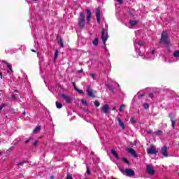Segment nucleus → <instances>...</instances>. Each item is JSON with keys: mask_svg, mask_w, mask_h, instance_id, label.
<instances>
[{"mask_svg": "<svg viewBox=\"0 0 179 179\" xmlns=\"http://www.w3.org/2000/svg\"><path fill=\"white\" fill-rule=\"evenodd\" d=\"M163 43L165 45H170V38L169 37V34L167 32L163 31L161 34V38L159 40V44Z\"/></svg>", "mask_w": 179, "mask_h": 179, "instance_id": "obj_1", "label": "nucleus"}, {"mask_svg": "<svg viewBox=\"0 0 179 179\" xmlns=\"http://www.w3.org/2000/svg\"><path fill=\"white\" fill-rule=\"evenodd\" d=\"M86 24V17L84 13H80V17L78 18V26L80 29H85Z\"/></svg>", "mask_w": 179, "mask_h": 179, "instance_id": "obj_2", "label": "nucleus"}, {"mask_svg": "<svg viewBox=\"0 0 179 179\" xmlns=\"http://www.w3.org/2000/svg\"><path fill=\"white\" fill-rule=\"evenodd\" d=\"M101 37H102L103 43L104 44L105 50H106L107 47L106 46V42L108 39V35L107 34V33L106 34L105 29H102Z\"/></svg>", "mask_w": 179, "mask_h": 179, "instance_id": "obj_3", "label": "nucleus"}, {"mask_svg": "<svg viewBox=\"0 0 179 179\" xmlns=\"http://www.w3.org/2000/svg\"><path fill=\"white\" fill-rule=\"evenodd\" d=\"M87 93L90 97L94 99V97H96V93H97V91L93 90L90 86H88L87 87Z\"/></svg>", "mask_w": 179, "mask_h": 179, "instance_id": "obj_4", "label": "nucleus"}, {"mask_svg": "<svg viewBox=\"0 0 179 179\" xmlns=\"http://www.w3.org/2000/svg\"><path fill=\"white\" fill-rule=\"evenodd\" d=\"M158 152L159 151L156 150V146L153 144H151L150 148L147 150V153H148V155H156Z\"/></svg>", "mask_w": 179, "mask_h": 179, "instance_id": "obj_5", "label": "nucleus"}, {"mask_svg": "<svg viewBox=\"0 0 179 179\" xmlns=\"http://www.w3.org/2000/svg\"><path fill=\"white\" fill-rule=\"evenodd\" d=\"M146 170L150 176H154L155 173H156L155 168L150 164L146 165Z\"/></svg>", "mask_w": 179, "mask_h": 179, "instance_id": "obj_6", "label": "nucleus"}, {"mask_svg": "<svg viewBox=\"0 0 179 179\" xmlns=\"http://www.w3.org/2000/svg\"><path fill=\"white\" fill-rule=\"evenodd\" d=\"M124 176L127 177H134L135 176V171L131 169H126L124 170Z\"/></svg>", "mask_w": 179, "mask_h": 179, "instance_id": "obj_7", "label": "nucleus"}, {"mask_svg": "<svg viewBox=\"0 0 179 179\" xmlns=\"http://www.w3.org/2000/svg\"><path fill=\"white\" fill-rule=\"evenodd\" d=\"M85 10L87 13V24H89L92 19V11H90V9H89V8H87Z\"/></svg>", "mask_w": 179, "mask_h": 179, "instance_id": "obj_8", "label": "nucleus"}, {"mask_svg": "<svg viewBox=\"0 0 179 179\" xmlns=\"http://www.w3.org/2000/svg\"><path fill=\"white\" fill-rule=\"evenodd\" d=\"M169 117L171 118L173 129H176V122H177V120H176V117H173V113H169Z\"/></svg>", "mask_w": 179, "mask_h": 179, "instance_id": "obj_9", "label": "nucleus"}, {"mask_svg": "<svg viewBox=\"0 0 179 179\" xmlns=\"http://www.w3.org/2000/svg\"><path fill=\"white\" fill-rule=\"evenodd\" d=\"M61 97H62V99H64V100H65L66 103H69L72 102V98L71 96H69V95L62 94Z\"/></svg>", "mask_w": 179, "mask_h": 179, "instance_id": "obj_10", "label": "nucleus"}, {"mask_svg": "<svg viewBox=\"0 0 179 179\" xmlns=\"http://www.w3.org/2000/svg\"><path fill=\"white\" fill-rule=\"evenodd\" d=\"M126 150H127V152H129L131 156H134V157H138V154H136V151H135L134 148H127Z\"/></svg>", "mask_w": 179, "mask_h": 179, "instance_id": "obj_11", "label": "nucleus"}, {"mask_svg": "<svg viewBox=\"0 0 179 179\" xmlns=\"http://www.w3.org/2000/svg\"><path fill=\"white\" fill-rule=\"evenodd\" d=\"M95 15H96V17L97 23L100 24V22H101V20H100V16H101L100 8H96V10H95Z\"/></svg>", "mask_w": 179, "mask_h": 179, "instance_id": "obj_12", "label": "nucleus"}, {"mask_svg": "<svg viewBox=\"0 0 179 179\" xmlns=\"http://www.w3.org/2000/svg\"><path fill=\"white\" fill-rule=\"evenodd\" d=\"M162 155H163V156L164 157H169V152H167V147L166 146H164L162 148Z\"/></svg>", "mask_w": 179, "mask_h": 179, "instance_id": "obj_13", "label": "nucleus"}, {"mask_svg": "<svg viewBox=\"0 0 179 179\" xmlns=\"http://www.w3.org/2000/svg\"><path fill=\"white\" fill-rule=\"evenodd\" d=\"M109 110H110V106H108V104L106 103L102 106V112L104 114H107Z\"/></svg>", "mask_w": 179, "mask_h": 179, "instance_id": "obj_14", "label": "nucleus"}, {"mask_svg": "<svg viewBox=\"0 0 179 179\" xmlns=\"http://www.w3.org/2000/svg\"><path fill=\"white\" fill-rule=\"evenodd\" d=\"M3 64L6 65L7 68H8L9 70L7 71L8 73H9V71L10 72H13V70H12V66L9 63H8V62L3 61Z\"/></svg>", "mask_w": 179, "mask_h": 179, "instance_id": "obj_15", "label": "nucleus"}, {"mask_svg": "<svg viewBox=\"0 0 179 179\" xmlns=\"http://www.w3.org/2000/svg\"><path fill=\"white\" fill-rule=\"evenodd\" d=\"M117 122L119 123L120 127L122 128V129H125V124H124V122H122V120H121V118L120 117H117Z\"/></svg>", "mask_w": 179, "mask_h": 179, "instance_id": "obj_16", "label": "nucleus"}, {"mask_svg": "<svg viewBox=\"0 0 179 179\" xmlns=\"http://www.w3.org/2000/svg\"><path fill=\"white\" fill-rule=\"evenodd\" d=\"M111 153H112L113 156H114L115 157V159H117V160H120V155H118V153L117 152V151L115 150L112 149Z\"/></svg>", "mask_w": 179, "mask_h": 179, "instance_id": "obj_17", "label": "nucleus"}, {"mask_svg": "<svg viewBox=\"0 0 179 179\" xmlns=\"http://www.w3.org/2000/svg\"><path fill=\"white\" fill-rule=\"evenodd\" d=\"M40 131H41V126H37L36 128H35L32 132L33 134H38Z\"/></svg>", "mask_w": 179, "mask_h": 179, "instance_id": "obj_18", "label": "nucleus"}, {"mask_svg": "<svg viewBox=\"0 0 179 179\" xmlns=\"http://www.w3.org/2000/svg\"><path fill=\"white\" fill-rule=\"evenodd\" d=\"M92 44L95 47H97V45H99V38H95L94 40L92 41Z\"/></svg>", "mask_w": 179, "mask_h": 179, "instance_id": "obj_19", "label": "nucleus"}, {"mask_svg": "<svg viewBox=\"0 0 179 179\" xmlns=\"http://www.w3.org/2000/svg\"><path fill=\"white\" fill-rule=\"evenodd\" d=\"M129 23L131 26H136L138 24V21L137 20H130Z\"/></svg>", "mask_w": 179, "mask_h": 179, "instance_id": "obj_20", "label": "nucleus"}, {"mask_svg": "<svg viewBox=\"0 0 179 179\" xmlns=\"http://www.w3.org/2000/svg\"><path fill=\"white\" fill-rule=\"evenodd\" d=\"M58 54H59V52L58 51V49H57L55 52L54 62L57 61V59L58 58Z\"/></svg>", "mask_w": 179, "mask_h": 179, "instance_id": "obj_21", "label": "nucleus"}, {"mask_svg": "<svg viewBox=\"0 0 179 179\" xmlns=\"http://www.w3.org/2000/svg\"><path fill=\"white\" fill-rule=\"evenodd\" d=\"M162 134H163V131L162 130H157L153 132V134L156 135L157 136H159V135H162Z\"/></svg>", "mask_w": 179, "mask_h": 179, "instance_id": "obj_22", "label": "nucleus"}, {"mask_svg": "<svg viewBox=\"0 0 179 179\" xmlns=\"http://www.w3.org/2000/svg\"><path fill=\"white\" fill-rule=\"evenodd\" d=\"M56 107L57 108H62V103L60 102L56 101Z\"/></svg>", "mask_w": 179, "mask_h": 179, "instance_id": "obj_23", "label": "nucleus"}, {"mask_svg": "<svg viewBox=\"0 0 179 179\" xmlns=\"http://www.w3.org/2000/svg\"><path fill=\"white\" fill-rule=\"evenodd\" d=\"M173 57L175 58H179V50L175 51L173 53Z\"/></svg>", "mask_w": 179, "mask_h": 179, "instance_id": "obj_24", "label": "nucleus"}, {"mask_svg": "<svg viewBox=\"0 0 179 179\" xmlns=\"http://www.w3.org/2000/svg\"><path fill=\"white\" fill-rule=\"evenodd\" d=\"M122 162H124V163H126V164H128V165L130 164V162H129V161H128V159H127V158H125V157H123V158L122 159Z\"/></svg>", "mask_w": 179, "mask_h": 179, "instance_id": "obj_25", "label": "nucleus"}, {"mask_svg": "<svg viewBox=\"0 0 179 179\" xmlns=\"http://www.w3.org/2000/svg\"><path fill=\"white\" fill-rule=\"evenodd\" d=\"M143 107L145 110H149V107H150L149 103H143Z\"/></svg>", "mask_w": 179, "mask_h": 179, "instance_id": "obj_26", "label": "nucleus"}, {"mask_svg": "<svg viewBox=\"0 0 179 179\" xmlns=\"http://www.w3.org/2000/svg\"><path fill=\"white\" fill-rule=\"evenodd\" d=\"M59 43L62 48H64V41H62V38H60Z\"/></svg>", "mask_w": 179, "mask_h": 179, "instance_id": "obj_27", "label": "nucleus"}, {"mask_svg": "<svg viewBox=\"0 0 179 179\" xmlns=\"http://www.w3.org/2000/svg\"><path fill=\"white\" fill-rule=\"evenodd\" d=\"M124 108H125V105L122 104L119 110L120 112H122V111H124Z\"/></svg>", "mask_w": 179, "mask_h": 179, "instance_id": "obj_28", "label": "nucleus"}, {"mask_svg": "<svg viewBox=\"0 0 179 179\" xmlns=\"http://www.w3.org/2000/svg\"><path fill=\"white\" fill-rule=\"evenodd\" d=\"M66 179H73L71 173H68Z\"/></svg>", "mask_w": 179, "mask_h": 179, "instance_id": "obj_29", "label": "nucleus"}, {"mask_svg": "<svg viewBox=\"0 0 179 179\" xmlns=\"http://www.w3.org/2000/svg\"><path fill=\"white\" fill-rule=\"evenodd\" d=\"M94 105L96 106V107H100V102H99V101L96 100L94 101Z\"/></svg>", "mask_w": 179, "mask_h": 179, "instance_id": "obj_30", "label": "nucleus"}, {"mask_svg": "<svg viewBox=\"0 0 179 179\" xmlns=\"http://www.w3.org/2000/svg\"><path fill=\"white\" fill-rule=\"evenodd\" d=\"M131 122H132L133 124H135L136 122V120H135V117H131L130 119Z\"/></svg>", "mask_w": 179, "mask_h": 179, "instance_id": "obj_31", "label": "nucleus"}, {"mask_svg": "<svg viewBox=\"0 0 179 179\" xmlns=\"http://www.w3.org/2000/svg\"><path fill=\"white\" fill-rule=\"evenodd\" d=\"M138 45H140V47H142V46L145 45V42L139 41V42H138Z\"/></svg>", "mask_w": 179, "mask_h": 179, "instance_id": "obj_32", "label": "nucleus"}, {"mask_svg": "<svg viewBox=\"0 0 179 179\" xmlns=\"http://www.w3.org/2000/svg\"><path fill=\"white\" fill-rule=\"evenodd\" d=\"M81 102L83 103V104H84V106H87V101L85 99H82Z\"/></svg>", "mask_w": 179, "mask_h": 179, "instance_id": "obj_33", "label": "nucleus"}, {"mask_svg": "<svg viewBox=\"0 0 179 179\" xmlns=\"http://www.w3.org/2000/svg\"><path fill=\"white\" fill-rule=\"evenodd\" d=\"M24 163H27L26 161L20 162L17 166H22Z\"/></svg>", "mask_w": 179, "mask_h": 179, "instance_id": "obj_34", "label": "nucleus"}, {"mask_svg": "<svg viewBox=\"0 0 179 179\" xmlns=\"http://www.w3.org/2000/svg\"><path fill=\"white\" fill-rule=\"evenodd\" d=\"M87 174H88L89 176H90V174H92V173L90 172V169L89 168V166H87Z\"/></svg>", "mask_w": 179, "mask_h": 179, "instance_id": "obj_35", "label": "nucleus"}, {"mask_svg": "<svg viewBox=\"0 0 179 179\" xmlns=\"http://www.w3.org/2000/svg\"><path fill=\"white\" fill-rule=\"evenodd\" d=\"M119 170L122 173V174H125V170H124V168L120 167L119 168Z\"/></svg>", "mask_w": 179, "mask_h": 179, "instance_id": "obj_36", "label": "nucleus"}, {"mask_svg": "<svg viewBox=\"0 0 179 179\" xmlns=\"http://www.w3.org/2000/svg\"><path fill=\"white\" fill-rule=\"evenodd\" d=\"M72 85L75 89V90H78V87H76V83L75 82H73L72 83Z\"/></svg>", "mask_w": 179, "mask_h": 179, "instance_id": "obj_37", "label": "nucleus"}, {"mask_svg": "<svg viewBox=\"0 0 179 179\" xmlns=\"http://www.w3.org/2000/svg\"><path fill=\"white\" fill-rule=\"evenodd\" d=\"M6 103H1V105L0 106V111L2 110V108H3V107H6Z\"/></svg>", "mask_w": 179, "mask_h": 179, "instance_id": "obj_38", "label": "nucleus"}, {"mask_svg": "<svg viewBox=\"0 0 179 179\" xmlns=\"http://www.w3.org/2000/svg\"><path fill=\"white\" fill-rule=\"evenodd\" d=\"M108 88L112 92L114 90V87H113V85H108Z\"/></svg>", "mask_w": 179, "mask_h": 179, "instance_id": "obj_39", "label": "nucleus"}, {"mask_svg": "<svg viewBox=\"0 0 179 179\" xmlns=\"http://www.w3.org/2000/svg\"><path fill=\"white\" fill-rule=\"evenodd\" d=\"M76 90V92H78V93H80V94H83V90H79L78 88H77V90Z\"/></svg>", "mask_w": 179, "mask_h": 179, "instance_id": "obj_40", "label": "nucleus"}, {"mask_svg": "<svg viewBox=\"0 0 179 179\" xmlns=\"http://www.w3.org/2000/svg\"><path fill=\"white\" fill-rule=\"evenodd\" d=\"M11 100H13V101H15V100H16V96H15V94H13L10 96Z\"/></svg>", "mask_w": 179, "mask_h": 179, "instance_id": "obj_41", "label": "nucleus"}, {"mask_svg": "<svg viewBox=\"0 0 179 179\" xmlns=\"http://www.w3.org/2000/svg\"><path fill=\"white\" fill-rule=\"evenodd\" d=\"M38 144V140H36V141L33 143V145H34V146H37Z\"/></svg>", "mask_w": 179, "mask_h": 179, "instance_id": "obj_42", "label": "nucleus"}, {"mask_svg": "<svg viewBox=\"0 0 179 179\" xmlns=\"http://www.w3.org/2000/svg\"><path fill=\"white\" fill-rule=\"evenodd\" d=\"M15 149V147H10L7 150V152H12V150H13Z\"/></svg>", "mask_w": 179, "mask_h": 179, "instance_id": "obj_43", "label": "nucleus"}, {"mask_svg": "<svg viewBox=\"0 0 179 179\" xmlns=\"http://www.w3.org/2000/svg\"><path fill=\"white\" fill-rule=\"evenodd\" d=\"M148 96L150 97V99H153V97H155V94H153V93H150L148 94Z\"/></svg>", "mask_w": 179, "mask_h": 179, "instance_id": "obj_44", "label": "nucleus"}, {"mask_svg": "<svg viewBox=\"0 0 179 179\" xmlns=\"http://www.w3.org/2000/svg\"><path fill=\"white\" fill-rule=\"evenodd\" d=\"M30 141H33V138H29V139L25 141L24 143H26V145H27V143H28L29 142H30Z\"/></svg>", "mask_w": 179, "mask_h": 179, "instance_id": "obj_45", "label": "nucleus"}, {"mask_svg": "<svg viewBox=\"0 0 179 179\" xmlns=\"http://www.w3.org/2000/svg\"><path fill=\"white\" fill-rule=\"evenodd\" d=\"M91 78H92V79H96V75L95 74H91Z\"/></svg>", "mask_w": 179, "mask_h": 179, "instance_id": "obj_46", "label": "nucleus"}, {"mask_svg": "<svg viewBox=\"0 0 179 179\" xmlns=\"http://www.w3.org/2000/svg\"><path fill=\"white\" fill-rule=\"evenodd\" d=\"M147 134H153V131H152V130H148L147 131Z\"/></svg>", "mask_w": 179, "mask_h": 179, "instance_id": "obj_47", "label": "nucleus"}, {"mask_svg": "<svg viewBox=\"0 0 179 179\" xmlns=\"http://www.w3.org/2000/svg\"><path fill=\"white\" fill-rule=\"evenodd\" d=\"M119 3L122 4L123 2V0H116Z\"/></svg>", "mask_w": 179, "mask_h": 179, "instance_id": "obj_48", "label": "nucleus"}, {"mask_svg": "<svg viewBox=\"0 0 179 179\" xmlns=\"http://www.w3.org/2000/svg\"><path fill=\"white\" fill-rule=\"evenodd\" d=\"M31 52H37V50H35L34 49H31Z\"/></svg>", "mask_w": 179, "mask_h": 179, "instance_id": "obj_49", "label": "nucleus"}, {"mask_svg": "<svg viewBox=\"0 0 179 179\" xmlns=\"http://www.w3.org/2000/svg\"><path fill=\"white\" fill-rule=\"evenodd\" d=\"M143 96H145V94H142L139 95V97H143Z\"/></svg>", "mask_w": 179, "mask_h": 179, "instance_id": "obj_50", "label": "nucleus"}, {"mask_svg": "<svg viewBox=\"0 0 179 179\" xmlns=\"http://www.w3.org/2000/svg\"><path fill=\"white\" fill-rule=\"evenodd\" d=\"M54 178H55V177L54 176H50V179H54Z\"/></svg>", "mask_w": 179, "mask_h": 179, "instance_id": "obj_51", "label": "nucleus"}, {"mask_svg": "<svg viewBox=\"0 0 179 179\" xmlns=\"http://www.w3.org/2000/svg\"><path fill=\"white\" fill-rule=\"evenodd\" d=\"M0 78H1V79L3 78L2 72H0Z\"/></svg>", "mask_w": 179, "mask_h": 179, "instance_id": "obj_52", "label": "nucleus"}, {"mask_svg": "<svg viewBox=\"0 0 179 179\" xmlns=\"http://www.w3.org/2000/svg\"><path fill=\"white\" fill-rule=\"evenodd\" d=\"M112 110H113V111H114V110H117V108H116L115 106V107H113V108H112Z\"/></svg>", "mask_w": 179, "mask_h": 179, "instance_id": "obj_53", "label": "nucleus"}, {"mask_svg": "<svg viewBox=\"0 0 179 179\" xmlns=\"http://www.w3.org/2000/svg\"><path fill=\"white\" fill-rule=\"evenodd\" d=\"M151 54H152V55H155V50H153L152 51Z\"/></svg>", "mask_w": 179, "mask_h": 179, "instance_id": "obj_54", "label": "nucleus"}, {"mask_svg": "<svg viewBox=\"0 0 179 179\" xmlns=\"http://www.w3.org/2000/svg\"><path fill=\"white\" fill-rule=\"evenodd\" d=\"M139 55H140V57H142V52H139Z\"/></svg>", "mask_w": 179, "mask_h": 179, "instance_id": "obj_55", "label": "nucleus"}, {"mask_svg": "<svg viewBox=\"0 0 179 179\" xmlns=\"http://www.w3.org/2000/svg\"><path fill=\"white\" fill-rule=\"evenodd\" d=\"M79 72H83V69H81V70H80V71H79Z\"/></svg>", "mask_w": 179, "mask_h": 179, "instance_id": "obj_56", "label": "nucleus"}, {"mask_svg": "<svg viewBox=\"0 0 179 179\" xmlns=\"http://www.w3.org/2000/svg\"><path fill=\"white\" fill-rule=\"evenodd\" d=\"M38 55H39V54H38V52H37V57H38Z\"/></svg>", "mask_w": 179, "mask_h": 179, "instance_id": "obj_57", "label": "nucleus"}, {"mask_svg": "<svg viewBox=\"0 0 179 179\" xmlns=\"http://www.w3.org/2000/svg\"><path fill=\"white\" fill-rule=\"evenodd\" d=\"M131 145H136V143H134H134H131Z\"/></svg>", "mask_w": 179, "mask_h": 179, "instance_id": "obj_58", "label": "nucleus"}, {"mask_svg": "<svg viewBox=\"0 0 179 179\" xmlns=\"http://www.w3.org/2000/svg\"><path fill=\"white\" fill-rule=\"evenodd\" d=\"M134 44H136V42H134Z\"/></svg>", "mask_w": 179, "mask_h": 179, "instance_id": "obj_59", "label": "nucleus"}, {"mask_svg": "<svg viewBox=\"0 0 179 179\" xmlns=\"http://www.w3.org/2000/svg\"><path fill=\"white\" fill-rule=\"evenodd\" d=\"M1 153H2V152H0V155H1Z\"/></svg>", "mask_w": 179, "mask_h": 179, "instance_id": "obj_60", "label": "nucleus"}, {"mask_svg": "<svg viewBox=\"0 0 179 179\" xmlns=\"http://www.w3.org/2000/svg\"><path fill=\"white\" fill-rule=\"evenodd\" d=\"M34 1H37V0H34Z\"/></svg>", "mask_w": 179, "mask_h": 179, "instance_id": "obj_61", "label": "nucleus"}]
</instances>
